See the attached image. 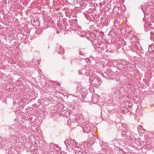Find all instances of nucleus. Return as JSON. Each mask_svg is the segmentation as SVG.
Instances as JSON below:
<instances>
[{
    "instance_id": "1",
    "label": "nucleus",
    "mask_w": 154,
    "mask_h": 154,
    "mask_svg": "<svg viewBox=\"0 0 154 154\" xmlns=\"http://www.w3.org/2000/svg\"><path fill=\"white\" fill-rule=\"evenodd\" d=\"M112 92L115 95H120L121 96L124 95L125 91L124 88H121L119 86L117 85L112 89Z\"/></svg>"
},
{
    "instance_id": "2",
    "label": "nucleus",
    "mask_w": 154,
    "mask_h": 154,
    "mask_svg": "<svg viewBox=\"0 0 154 154\" xmlns=\"http://www.w3.org/2000/svg\"><path fill=\"white\" fill-rule=\"evenodd\" d=\"M80 126L82 128L83 132L84 133H88L90 127L88 124L86 122H84L82 123Z\"/></svg>"
},
{
    "instance_id": "3",
    "label": "nucleus",
    "mask_w": 154,
    "mask_h": 154,
    "mask_svg": "<svg viewBox=\"0 0 154 154\" xmlns=\"http://www.w3.org/2000/svg\"><path fill=\"white\" fill-rule=\"evenodd\" d=\"M64 143L67 147L70 145L74 146L77 143L75 140L69 139L66 140L64 141Z\"/></svg>"
},
{
    "instance_id": "4",
    "label": "nucleus",
    "mask_w": 154,
    "mask_h": 154,
    "mask_svg": "<svg viewBox=\"0 0 154 154\" xmlns=\"http://www.w3.org/2000/svg\"><path fill=\"white\" fill-rule=\"evenodd\" d=\"M92 82L93 84L99 86L101 83L100 81L97 79H93Z\"/></svg>"
},
{
    "instance_id": "5",
    "label": "nucleus",
    "mask_w": 154,
    "mask_h": 154,
    "mask_svg": "<svg viewBox=\"0 0 154 154\" xmlns=\"http://www.w3.org/2000/svg\"><path fill=\"white\" fill-rule=\"evenodd\" d=\"M138 131L139 133H143L145 132V130L143 129V126L141 125H139L138 126Z\"/></svg>"
},
{
    "instance_id": "6",
    "label": "nucleus",
    "mask_w": 154,
    "mask_h": 154,
    "mask_svg": "<svg viewBox=\"0 0 154 154\" xmlns=\"http://www.w3.org/2000/svg\"><path fill=\"white\" fill-rule=\"evenodd\" d=\"M131 42H134V41H137V37L135 35H134L131 39Z\"/></svg>"
},
{
    "instance_id": "7",
    "label": "nucleus",
    "mask_w": 154,
    "mask_h": 154,
    "mask_svg": "<svg viewBox=\"0 0 154 154\" xmlns=\"http://www.w3.org/2000/svg\"><path fill=\"white\" fill-rule=\"evenodd\" d=\"M59 53L61 54H63L64 53V50L61 47L59 48Z\"/></svg>"
},
{
    "instance_id": "8",
    "label": "nucleus",
    "mask_w": 154,
    "mask_h": 154,
    "mask_svg": "<svg viewBox=\"0 0 154 154\" xmlns=\"http://www.w3.org/2000/svg\"><path fill=\"white\" fill-rule=\"evenodd\" d=\"M55 84L56 85H57L58 86H60V84L59 83V82H55Z\"/></svg>"
},
{
    "instance_id": "9",
    "label": "nucleus",
    "mask_w": 154,
    "mask_h": 154,
    "mask_svg": "<svg viewBox=\"0 0 154 154\" xmlns=\"http://www.w3.org/2000/svg\"><path fill=\"white\" fill-rule=\"evenodd\" d=\"M94 99H95V98H94V97H92V100H93V101H94V102H96V101H97V100H95Z\"/></svg>"
},
{
    "instance_id": "10",
    "label": "nucleus",
    "mask_w": 154,
    "mask_h": 154,
    "mask_svg": "<svg viewBox=\"0 0 154 154\" xmlns=\"http://www.w3.org/2000/svg\"><path fill=\"white\" fill-rule=\"evenodd\" d=\"M79 54L80 55H82V51H80L79 52Z\"/></svg>"
},
{
    "instance_id": "11",
    "label": "nucleus",
    "mask_w": 154,
    "mask_h": 154,
    "mask_svg": "<svg viewBox=\"0 0 154 154\" xmlns=\"http://www.w3.org/2000/svg\"><path fill=\"white\" fill-rule=\"evenodd\" d=\"M81 154H87V153L86 152H84L83 153H82Z\"/></svg>"
},
{
    "instance_id": "12",
    "label": "nucleus",
    "mask_w": 154,
    "mask_h": 154,
    "mask_svg": "<svg viewBox=\"0 0 154 154\" xmlns=\"http://www.w3.org/2000/svg\"><path fill=\"white\" fill-rule=\"evenodd\" d=\"M137 45H135V47H137Z\"/></svg>"
},
{
    "instance_id": "13",
    "label": "nucleus",
    "mask_w": 154,
    "mask_h": 154,
    "mask_svg": "<svg viewBox=\"0 0 154 154\" xmlns=\"http://www.w3.org/2000/svg\"><path fill=\"white\" fill-rule=\"evenodd\" d=\"M149 48H150V47L149 46Z\"/></svg>"
},
{
    "instance_id": "14",
    "label": "nucleus",
    "mask_w": 154,
    "mask_h": 154,
    "mask_svg": "<svg viewBox=\"0 0 154 154\" xmlns=\"http://www.w3.org/2000/svg\"><path fill=\"white\" fill-rule=\"evenodd\" d=\"M125 132H124V133L125 134Z\"/></svg>"
}]
</instances>
